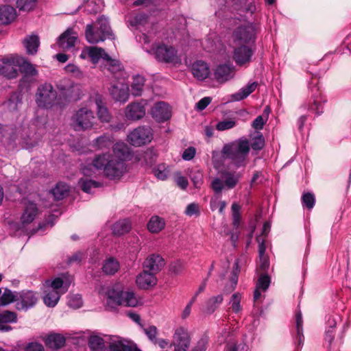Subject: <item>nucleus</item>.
<instances>
[{"label":"nucleus","mask_w":351,"mask_h":351,"mask_svg":"<svg viewBox=\"0 0 351 351\" xmlns=\"http://www.w3.org/2000/svg\"><path fill=\"white\" fill-rule=\"evenodd\" d=\"M130 155V148L123 142H117L112 146V153L97 154L92 162L83 165L82 173L86 177L96 176L102 171L110 180H119L127 172L126 160Z\"/></svg>","instance_id":"obj_1"},{"label":"nucleus","mask_w":351,"mask_h":351,"mask_svg":"<svg viewBox=\"0 0 351 351\" xmlns=\"http://www.w3.org/2000/svg\"><path fill=\"white\" fill-rule=\"evenodd\" d=\"M99 294L106 300L107 306L111 308L118 306L135 307L140 303L133 291H124L122 285L119 283L103 287Z\"/></svg>","instance_id":"obj_2"},{"label":"nucleus","mask_w":351,"mask_h":351,"mask_svg":"<svg viewBox=\"0 0 351 351\" xmlns=\"http://www.w3.org/2000/svg\"><path fill=\"white\" fill-rule=\"evenodd\" d=\"M250 150L249 141L242 137L224 145L221 154L225 159L230 160L234 166L240 168L247 165Z\"/></svg>","instance_id":"obj_3"},{"label":"nucleus","mask_w":351,"mask_h":351,"mask_svg":"<svg viewBox=\"0 0 351 351\" xmlns=\"http://www.w3.org/2000/svg\"><path fill=\"white\" fill-rule=\"evenodd\" d=\"M85 36L87 41L91 44H96L104 41L107 38H112V33L108 19L102 16L97 19L94 25H87Z\"/></svg>","instance_id":"obj_4"},{"label":"nucleus","mask_w":351,"mask_h":351,"mask_svg":"<svg viewBox=\"0 0 351 351\" xmlns=\"http://www.w3.org/2000/svg\"><path fill=\"white\" fill-rule=\"evenodd\" d=\"M95 116L86 107L80 108L71 118V125L75 131H84L93 128Z\"/></svg>","instance_id":"obj_5"},{"label":"nucleus","mask_w":351,"mask_h":351,"mask_svg":"<svg viewBox=\"0 0 351 351\" xmlns=\"http://www.w3.org/2000/svg\"><path fill=\"white\" fill-rule=\"evenodd\" d=\"M36 101L37 105L43 108H49L54 104H60L57 100V93L51 84L45 83L40 85L36 92Z\"/></svg>","instance_id":"obj_6"},{"label":"nucleus","mask_w":351,"mask_h":351,"mask_svg":"<svg viewBox=\"0 0 351 351\" xmlns=\"http://www.w3.org/2000/svg\"><path fill=\"white\" fill-rule=\"evenodd\" d=\"M256 25L251 23H245L239 25L233 32V42L235 45H247L254 43L256 39Z\"/></svg>","instance_id":"obj_7"},{"label":"nucleus","mask_w":351,"mask_h":351,"mask_svg":"<svg viewBox=\"0 0 351 351\" xmlns=\"http://www.w3.org/2000/svg\"><path fill=\"white\" fill-rule=\"evenodd\" d=\"M318 80L313 78L309 84V90L311 95L309 100L308 110L316 114L319 115L323 112L324 104L326 101L323 96L319 87L317 86Z\"/></svg>","instance_id":"obj_8"},{"label":"nucleus","mask_w":351,"mask_h":351,"mask_svg":"<svg viewBox=\"0 0 351 351\" xmlns=\"http://www.w3.org/2000/svg\"><path fill=\"white\" fill-rule=\"evenodd\" d=\"M156 59L160 62L178 64L181 62L180 57L175 47L165 44H159L154 49Z\"/></svg>","instance_id":"obj_9"},{"label":"nucleus","mask_w":351,"mask_h":351,"mask_svg":"<svg viewBox=\"0 0 351 351\" xmlns=\"http://www.w3.org/2000/svg\"><path fill=\"white\" fill-rule=\"evenodd\" d=\"M21 62V57L10 54L0 57V74L8 79L16 78L18 75L16 67Z\"/></svg>","instance_id":"obj_10"},{"label":"nucleus","mask_w":351,"mask_h":351,"mask_svg":"<svg viewBox=\"0 0 351 351\" xmlns=\"http://www.w3.org/2000/svg\"><path fill=\"white\" fill-rule=\"evenodd\" d=\"M153 132L150 127L140 126L134 129L128 136V142L133 146L140 147L151 142Z\"/></svg>","instance_id":"obj_11"},{"label":"nucleus","mask_w":351,"mask_h":351,"mask_svg":"<svg viewBox=\"0 0 351 351\" xmlns=\"http://www.w3.org/2000/svg\"><path fill=\"white\" fill-rule=\"evenodd\" d=\"M254 49L245 45H235L232 58L238 66H244L251 62Z\"/></svg>","instance_id":"obj_12"},{"label":"nucleus","mask_w":351,"mask_h":351,"mask_svg":"<svg viewBox=\"0 0 351 351\" xmlns=\"http://www.w3.org/2000/svg\"><path fill=\"white\" fill-rule=\"evenodd\" d=\"M38 298L36 293L32 291H22L18 293L16 307L19 311H27L35 306L38 302Z\"/></svg>","instance_id":"obj_13"},{"label":"nucleus","mask_w":351,"mask_h":351,"mask_svg":"<svg viewBox=\"0 0 351 351\" xmlns=\"http://www.w3.org/2000/svg\"><path fill=\"white\" fill-rule=\"evenodd\" d=\"M109 92L116 101L125 103L129 99V86L123 81H117L112 84L109 88Z\"/></svg>","instance_id":"obj_14"},{"label":"nucleus","mask_w":351,"mask_h":351,"mask_svg":"<svg viewBox=\"0 0 351 351\" xmlns=\"http://www.w3.org/2000/svg\"><path fill=\"white\" fill-rule=\"evenodd\" d=\"M173 344L175 351H186L190 345V337L185 328L180 327L176 330Z\"/></svg>","instance_id":"obj_15"},{"label":"nucleus","mask_w":351,"mask_h":351,"mask_svg":"<svg viewBox=\"0 0 351 351\" xmlns=\"http://www.w3.org/2000/svg\"><path fill=\"white\" fill-rule=\"evenodd\" d=\"M82 59L89 58L93 64H96L102 58L104 61L109 58V55L103 48L97 47H86L81 52Z\"/></svg>","instance_id":"obj_16"},{"label":"nucleus","mask_w":351,"mask_h":351,"mask_svg":"<svg viewBox=\"0 0 351 351\" xmlns=\"http://www.w3.org/2000/svg\"><path fill=\"white\" fill-rule=\"evenodd\" d=\"M151 114L157 122H164L171 116L170 106L164 101L157 102L152 107Z\"/></svg>","instance_id":"obj_17"},{"label":"nucleus","mask_w":351,"mask_h":351,"mask_svg":"<svg viewBox=\"0 0 351 351\" xmlns=\"http://www.w3.org/2000/svg\"><path fill=\"white\" fill-rule=\"evenodd\" d=\"M145 114V104L141 102H133L127 106L125 111L128 120L137 121Z\"/></svg>","instance_id":"obj_18"},{"label":"nucleus","mask_w":351,"mask_h":351,"mask_svg":"<svg viewBox=\"0 0 351 351\" xmlns=\"http://www.w3.org/2000/svg\"><path fill=\"white\" fill-rule=\"evenodd\" d=\"M234 74L232 65L223 64L217 66L214 72L215 79L220 83H224L232 79Z\"/></svg>","instance_id":"obj_19"},{"label":"nucleus","mask_w":351,"mask_h":351,"mask_svg":"<svg viewBox=\"0 0 351 351\" xmlns=\"http://www.w3.org/2000/svg\"><path fill=\"white\" fill-rule=\"evenodd\" d=\"M154 273L144 270L140 273L136 279L137 286L141 289H148L156 285L157 278Z\"/></svg>","instance_id":"obj_20"},{"label":"nucleus","mask_w":351,"mask_h":351,"mask_svg":"<svg viewBox=\"0 0 351 351\" xmlns=\"http://www.w3.org/2000/svg\"><path fill=\"white\" fill-rule=\"evenodd\" d=\"M256 241L258 243L259 253V264L258 269L261 272V274H267L269 268V261L268 257L265 255V241L261 236L257 237Z\"/></svg>","instance_id":"obj_21"},{"label":"nucleus","mask_w":351,"mask_h":351,"mask_svg":"<svg viewBox=\"0 0 351 351\" xmlns=\"http://www.w3.org/2000/svg\"><path fill=\"white\" fill-rule=\"evenodd\" d=\"M191 73L197 80L203 81L210 75V68L208 64L202 60H197L191 66Z\"/></svg>","instance_id":"obj_22"},{"label":"nucleus","mask_w":351,"mask_h":351,"mask_svg":"<svg viewBox=\"0 0 351 351\" xmlns=\"http://www.w3.org/2000/svg\"><path fill=\"white\" fill-rule=\"evenodd\" d=\"M38 215V208L37 205L32 202H28L25 204L21 222L23 226L29 224L36 219Z\"/></svg>","instance_id":"obj_23"},{"label":"nucleus","mask_w":351,"mask_h":351,"mask_svg":"<svg viewBox=\"0 0 351 351\" xmlns=\"http://www.w3.org/2000/svg\"><path fill=\"white\" fill-rule=\"evenodd\" d=\"M165 265V261L158 254H152L144 261L143 267L154 274L158 273Z\"/></svg>","instance_id":"obj_24"},{"label":"nucleus","mask_w":351,"mask_h":351,"mask_svg":"<svg viewBox=\"0 0 351 351\" xmlns=\"http://www.w3.org/2000/svg\"><path fill=\"white\" fill-rule=\"evenodd\" d=\"M295 319V324L293 331V338L296 346H300L303 345L304 336L303 334V319L300 311L296 313Z\"/></svg>","instance_id":"obj_25"},{"label":"nucleus","mask_w":351,"mask_h":351,"mask_svg":"<svg viewBox=\"0 0 351 351\" xmlns=\"http://www.w3.org/2000/svg\"><path fill=\"white\" fill-rule=\"evenodd\" d=\"M95 101L97 106V115L99 120L102 123H109L112 119V116L106 106L103 97L97 95Z\"/></svg>","instance_id":"obj_26"},{"label":"nucleus","mask_w":351,"mask_h":351,"mask_svg":"<svg viewBox=\"0 0 351 351\" xmlns=\"http://www.w3.org/2000/svg\"><path fill=\"white\" fill-rule=\"evenodd\" d=\"M58 89L60 91L61 95H62L66 99H71L73 100H77L80 98L82 94L80 85L73 82L69 83L66 88L58 86Z\"/></svg>","instance_id":"obj_27"},{"label":"nucleus","mask_w":351,"mask_h":351,"mask_svg":"<svg viewBox=\"0 0 351 351\" xmlns=\"http://www.w3.org/2000/svg\"><path fill=\"white\" fill-rule=\"evenodd\" d=\"M77 37L75 33L66 30L58 38L57 44L63 49H69L75 46Z\"/></svg>","instance_id":"obj_28"},{"label":"nucleus","mask_w":351,"mask_h":351,"mask_svg":"<svg viewBox=\"0 0 351 351\" xmlns=\"http://www.w3.org/2000/svg\"><path fill=\"white\" fill-rule=\"evenodd\" d=\"M71 285V280L69 279L64 280L63 278L58 277L53 280H46L45 286L51 288V290H57L60 293L64 294L66 293Z\"/></svg>","instance_id":"obj_29"},{"label":"nucleus","mask_w":351,"mask_h":351,"mask_svg":"<svg viewBox=\"0 0 351 351\" xmlns=\"http://www.w3.org/2000/svg\"><path fill=\"white\" fill-rule=\"evenodd\" d=\"M16 17V11L14 8L10 5H3L0 7V23L8 25L12 23Z\"/></svg>","instance_id":"obj_30"},{"label":"nucleus","mask_w":351,"mask_h":351,"mask_svg":"<svg viewBox=\"0 0 351 351\" xmlns=\"http://www.w3.org/2000/svg\"><path fill=\"white\" fill-rule=\"evenodd\" d=\"M16 321V314L14 312L5 311L0 313V331L7 332L10 330L12 328L7 324L15 323Z\"/></svg>","instance_id":"obj_31"},{"label":"nucleus","mask_w":351,"mask_h":351,"mask_svg":"<svg viewBox=\"0 0 351 351\" xmlns=\"http://www.w3.org/2000/svg\"><path fill=\"white\" fill-rule=\"evenodd\" d=\"M270 282V278L267 274H261L260 275L254 293V299L255 301H257L261 298V291H265L269 288Z\"/></svg>","instance_id":"obj_32"},{"label":"nucleus","mask_w":351,"mask_h":351,"mask_svg":"<svg viewBox=\"0 0 351 351\" xmlns=\"http://www.w3.org/2000/svg\"><path fill=\"white\" fill-rule=\"evenodd\" d=\"M19 67L20 68L21 72L23 74V80H26L29 77H35L38 75V71L36 69L34 65L25 60L22 57Z\"/></svg>","instance_id":"obj_33"},{"label":"nucleus","mask_w":351,"mask_h":351,"mask_svg":"<svg viewBox=\"0 0 351 351\" xmlns=\"http://www.w3.org/2000/svg\"><path fill=\"white\" fill-rule=\"evenodd\" d=\"M114 142V138L112 135H102L93 142V146L97 149H109Z\"/></svg>","instance_id":"obj_34"},{"label":"nucleus","mask_w":351,"mask_h":351,"mask_svg":"<svg viewBox=\"0 0 351 351\" xmlns=\"http://www.w3.org/2000/svg\"><path fill=\"white\" fill-rule=\"evenodd\" d=\"M257 84L252 82L241 88L238 92L232 95V99L234 101H241L249 96L256 88Z\"/></svg>","instance_id":"obj_35"},{"label":"nucleus","mask_w":351,"mask_h":351,"mask_svg":"<svg viewBox=\"0 0 351 351\" xmlns=\"http://www.w3.org/2000/svg\"><path fill=\"white\" fill-rule=\"evenodd\" d=\"M65 338L60 334L49 335L46 340L45 344L50 348L58 349L62 348L65 343Z\"/></svg>","instance_id":"obj_36"},{"label":"nucleus","mask_w":351,"mask_h":351,"mask_svg":"<svg viewBox=\"0 0 351 351\" xmlns=\"http://www.w3.org/2000/svg\"><path fill=\"white\" fill-rule=\"evenodd\" d=\"M132 228V224L128 219H124L117 221L112 226V232L115 235H123L128 233Z\"/></svg>","instance_id":"obj_37"},{"label":"nucleus","mask_w":351,"mask_h":351,"mask_svg":"<svg viewBox=\"0 0 351 351\" xmlns=\"http://www.w3.org/2000/svg\"><path fill=\"white\" fill-rule=\"evenodd\" d=\"M23 45L27 53L32 55L35 54L40 45L39 38L36 35L27 36L24 39Z\"/></svg>","instance_id":"obj_38"},{"label":"nucleus","mask_w":351,"mask_h":351,"mask_svg":"<svg viewBox=\"0 0 351 351\" xmlns=\"http://www.w3.org/2000/svg\"><path fill=\"white\" fill-rule=\"evenodd\" d=\"M165 220L158 216L152 217L147 223V229L152 233L160 232L165 228Z\"/></svg>","instance_id":"obj_39"},{"label":"nucleus","mask_w":351,"mask_h":351,"mask_svg":"<svg viewBox=\"0 0 351 351\" xmlns=\"http://www.w3.org/2000/svg\"><path fill=\"white\" fill-rule=\"evenodd\" d=\"M78 184L81 189L86 193H91L93 192V189L99 188L102 186L101 182L88 179L86 178L80 179Z\"/></svg>","instance_id":"obj_40"},{"label":"nucleus","mask_w":351,"mask_h":351,"mask_svg":"<svg viewBox=\"0 0 351 351\" xmlns=\"http://www.w3.org/2000/svg\"><path fill=\"white\" fill-rule=\"evenodd\" d=\"M223 300V297L221 294L211 297L205 303L204 312L208 314L213 313L222 303Z\"/></svg>","instance_id":"obj_41"},{"label":"nucleus","mask_w":351,"mask_h":351,"mask_svg":"<svg viewBox=\"0 0 351 351\" xmlns=\"http://www.w3.org/2000/svg\"><path fill=\"white\" fill-rule=\"evenodd\" d=\"M43 298L44 303L49 307H54L58 302L62 293L57 290L46 291Z\"/></svg>","instance_id":"obj_42"},{"label":"nucleus","mask_w":351,"mask_h":351,"mask_svg":"<svg viewBox=\"0 0 351 351\" xmlns=\"http://www.w3.org/2000/svg\"><path fill=\"white\" fill-rule=\"evenodd\" d=\"M69 187L66 184L59 182L56 187L51 191V193L56 200L64 199L69 194Z\"/></svg>","instance_id":"obj_43"},{"label":"nucleus","mask_w":351,"mask_h":351,"mask_svg":"<svg viewBox=\"0 0 351 351\" xmlns=\"http://www.w3.org/2000/svg\"><path fill=\"white\" fill-rule=\"evenodd\" d=\"M120 265L119 261L110 257L108 258L104 263L102 269L103 271L108 275H113L119 269Z\"/></svg>","instance_id":"obj_44"},{"label":"nucleus","mask_w":351,"mask_h":351,"mask_svg":"<svg viewBox=\"0 0 351 351\" xmlns=\"http://www.w3.org/2000/svg\"><path fill=\"white\" fill-rule=\"evenodd\" d=\"M145 78L142 75H136L133 77V82L131 85L132 94L134 96H140L142 93L144 84Z\"/></svg>","instance_id":"obj_45"},{"label":"nucleus","mask_w":351,"mask_h":351,"mask_svg":"<svg viewBox=\"0 0 351 351\" xmlns=\"http://www.w3.org/2000/svg\"><path fill=\"white\" fill-rule=\"evenodd\" d=\"M240 173L226 172L224 173V184L228 189H233L238 184L241 178Z\"/></svg>","instance_id":"obj_46"},{"label":"nucleus","mask_w":351,"mask_h":351,"mask_svg":"<svg viewBox=\"0 0 351 351\" xmlns=\"http://www.w3.org/2000/svg\"><path fill=\"white\" fill-rule=\"evenodd\" d=\"M88 346L91 351H104L105 348L104 340L97 335L90 336L88 339Z\"/></svg>","instance_id":"obj_47"},{"label":"nucleus","mask_w":351,"mask_h":351,"mask_svg":"<svg viewBox=\"0 0 351 351\" xmlns=\"http://www.w3.org/2000/svg\"><path fill=\"white\" fill-rule=\"evenodd\" d=\"M105 62L106 66L110 73L114 75L119 73V76L122 75V65L119 60L112 59L109 56V58H106Z\"/></svg>","instance_id":"obj_48"},{"label":"nucleus","mask_w":351,"mask_h":351,"mask_svg":"<svg viewBox=\"0 0 351 351\" xmlns=\"http://www.w3.org/2000/svg\"><path fill=\"white\" fill-rule=\"evenodd\" d=\"M17 298L18 293L15 294L11 290L5 289L0 298V305L6 306L14 301L16 302Z\"/></svg>","instance_id":"obj_49"},{"label":"nucleus","mask_w":351,"mask_h":351,"mask_svg":"<svg viewBox=\"0 0 351 351\" xmlns=\"http://www.w3.org/2000/svg\"><path fill=\"white\" fill-rule=\"evenodd\" d=\"M241 295L239 293H234L230 298L229 304L230 305V308L235 313H239L242 311V306L241 305Z\"/></svg>","instance_id":"obj_50"},{"label":"nucleus","mask_w":351,"mask_h":351,"mask_svg":"<svg viewBox=\"0 0 351 351\" xmlns=\"http://www.w3.org/2000/svg\"><path fill=\"white\" fill-rule=\"evenodd\" d=\"M108 351H136V346L126 345L122 341H118L110 343Z\"/></svg>","instance_id":"obj_51"},{"label":"nucleus","mask_w":351,"mask_h":351,"mask_svg":"<svg viewBox=\"0 0 351 351\" xmlns=\"http://www.w3.org/2000/svg\"><path fill=\"white\" fill-rule=\"evenodd\" d=\"M154 176L159 180H165L169 173L168 167L165 164H160L153 169Z\"/></svg>","instance_id":"obj_52"},{"label":"nucleus","mask_w":351,"mask_h":351,"mask_svg":"<svg viewBox=\"0 0 351 351\" xmlns=\"http://www.w3.org/2000/svg\"><path fill=\"white\" fill-rule=\"evenodd\" d=\"M190 178L195 188H200L202 185L203 173L199 169H192L190 172Z\"/></svg>","instance_id":"obj_53"},{"label":"nucleus","mask_w":351,"mask_h":351,"mask_svg":"<svg viewBox=\"0 0 351 351\" xmlns=\"http://www.w3.org/2000/svg\"><path fill=\"white\" fill-rule=\"evenodd\" d=\"M250 146L253 150L259 151L262 149L265 146V138L263 134L258 133L253 137Z\"/></svg>","instance_id":"obj_54"},{"label":"nucleus","mask_w":351,"mask_h":351,"mask_svg":"<svg viewBox=\"0 0 351 351\" xmlns=\"http://www.w3.org/2000/svg\"><path fill=\"white\" fill-rule=\"evenodd\" d=\"M147 22V16L145 14H138L132 18L130 21L131 26L138 29L140 26L145 25Z\"/></svg>","instance_id":"obj_55"},{"label":"nucleus","mask_w":351,"mask_h":351,"mask_svg":"<svg viewBox=\"0 0 351 351\" xmlns=\"http://www.w3.org/2000/svg\"><path fill=\"white\" fill-rule=\"evenodd\" d=\"M315 202V195L311 193H305L302 197V204L303 207H306L308 210L313 208Z\"/></svg>","instance_id":"obj_56"},{"label":"nucleus","mask_w":351,"mask_h":351,"mask_svg":"<svg viewBox=\"0 0 351 351\" xmlns=\"http://www.w3.org/2000/svg\"><path fill=\"white\" fill-rule=\"evenodd\" d=\"M240 206L239 204L234 203L232 205V224L234 227L236 228H239L240 226L241 217L239 213Z\"/></svg>","instance_id":"obj_57"},{"label":"nucleus","mask_w":351,"mask_h":351,"mask_svg":"<svg viewBox=\"0 0 351 351\" xmlns=\"http://www.w3.org/2000/svg\"><path fill=\"white\" fill-rule=\"evenodd\" d=\"M36 5V0H17L16 5L20 10L29 11Z\"/></svg>","instance_id":"obj_58"},{"label":"nucleus","mask_w":351,"mask_h":351,"mask_svg":"<svg viewBox=\"0 0 351 351\" xmlns=\"http://www.w3.org/2000/svg\"><path fill=\"white\" fill-rule=\"evenodd\" d=\"M236 125V121L234 119H226L219 121L216 125V129L219 131H224L233 128Z\"/></svg>","instance_id":"obj_59"},{"label":"nucleus","mask_w":351,"mask_h":351,"mask_svg":"<svg viewBox=\"0 0 351 351\" xmlns=\"http://www.w3.org/2000/svg\"><path fill=\"white\" fill-rule=\"evenodd\" d=\"M68 305L73 308H79L82 305V300L80 295H70L68 299Z\"/></svg>","instance_id":"obj_60"},{"label":"nucleus","mask_w":351,"mask_h":351,"mask_svg":"<svg viewBox=\"0 0 351 351\" xmlns=\"http://www.w3.org/2000/svg\"><path fill=\"white\" fill-rule=\"evenodd\" d=\"M208 339L207 337H202L192 348L191 351H206L208 347Z\"/></svg>","instance_id":"obj_61"},{"label":"nucleus","mask_w":351,"mask_h":351,"mask_svg":"<svg viewBox=\"0 0 351 351\" xmlns=\"http://www.w3.org/2000/svg\"><path fill=\"white\" fill-rule=\"evenodd\" d=\"M144 332L149 339V340L154 343H156V335L158 333L157 328L154 326H149V327L144 328Z\"/></svg>","instance_id":"obj_62"},{"label":"nucleus","mask_w":351,"mask_h":351,"mask_svg":"<svg viewBox=\"0 0 351 351\" xmlns=\"http://www.w3.org/2000/svg\"><path fill=\"white\" fill-rule=\"evenodd\" d=\"M64 70L66 73H71L76 77H80L82 75L78 66L73 64H69L68 65H66L64 67Z\"/></svg>","instance_id":"obj_63"},{"label":"nucleus","mask_w":351,"mask_h":351,"mask_svg":"<svg viewBox=\"0 0 351 351\" xmlns=\"http://www.w3.org/2000/svg\"><path fill=\"white\" fill-rule=\"evenodd\" d=\"M25 351H45L43 346L38 342H31L27 344Z\"/></svg>","instance_id":"obj_64"}]
</instances>
